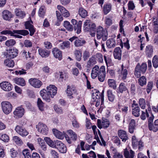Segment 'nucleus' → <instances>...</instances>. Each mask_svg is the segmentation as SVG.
I'll return each mask as SVG.
<instances>
[{"label":"nucleus","instance_id":"nucleus-1","mask_svg":"<svg viewBox=\"0 0 158 158\" xmlns=\"http://www.w3.org/2000/svg\"><path fill=\"white\" fill-rule=\"evenodd\" d=\"M67 134L65 135V138L68 143L70 144L72 142L75 141L77 139V134L71 130L67 131Z\"/></svg>","mask_w":158,"mask_h":158},{"label":"nucleus","instance_id":"nucleus-2","mask_svg":"<svg viewBox=\"0 0 158 158\" xmlns=\"http://www.w3.org/2000/svg\"><path fill=\"white\" fill-rule=\"evenodd\" d=\"M107 31L104 30L102 27L99 26L97 29L96 34L97 39L99 40L102 39L103 41H105L107 39Z\"/></svg>","mask_w":158,"mask_h":158},{"label":"nucleus","instance_id":"nucleus-3","mask_svg":"<svg viewBox=\"0 0 158 158\" xmlns=\"http://www.w3.org/2000/svg\"><path fill=\"white\" fill-rule=\"evenodd\" d=\"M1 34L6 35L9 34L10 35H13V34H17L22 35L23 36H26L28 35L29 32L28 31L25 30H14L12 31L9 30H4L0 32Z\"/></svg>","mask_w":158,"mask_h":158},{"label":"nucleus","instance_id":"nucleus-4","mask_svg":"<svg viewBox=\"0 0 158 158\" xmlns=\"http://www.w3.org/2000/svg\"><path fill=\"white\" fill-rule=\"evenodd\" d=\"M96 27L95 23L88 19L85 20L83 25L84 30L85 31L94 32L96 29Z\"/></svg>","mask_w":158,"mask_h":158},{"label":"nucleus","instance_id":"nucleus-5","mask_svg":"<svg viewBox=\"0 0 158 158\" xmlns=\"http://www.w3.org/2000/svg\"><path fill=\"white\" fill-rule=\"evenodd\" d=\"M2 110L6 114H7L12 111V106L11 104L7 101H3L1 103Z\"/></svg>","mask_w":158,"mask_h":158},{"label":"nucleus","instance_id":"nucleus-6","mask_svg":"<svg viewBox=\"0 0 158 158\" xmlns=\"http://www.w3.org/2000/svg\"><path fill=\"white\" fill-rule=\"evenodd\" d=\"M36 128L38 131L44 135H47L48 133V128L43 123H39L36 125Z\"/></svg>","mask_w":158,"mask_h":158},{"label":"nucleus","instance_id":"nucleus-7","mask_svg":"<svg viewBox=\"0 0 158 158\" xmlns=\"http://www.w3.org/2000/svg\"><path fill=\"white\" fill-rule=\"evenodd\" d=\"M104 90H103L102 92L101 93L98 90H96L95 92H94L92 94L93 99L94 100L95 98L97 100L101 99V105L104 103Z\"/></svg>","mask_w":158,"mask_h":158},{"label":"nucleus","instance_id":"nucleus-8","mask_svg":"<svg viewBox=\"0 0 158 158\" xmlns=\"http://www.w3.org/2000/svg\"><path fill=\"white\" fill-rule=\"evenodd\" d=\"M24 113L25 110L22 106L17 107L13 112L14 117L16 118H19L22 117L24 114Z\"/></svg>","mask_w":158,"mask_h":158},{"label":"nucleus","instance_id":"nucleus-9","mask_svg":"<svg viewBox=\"0 0 158 158\" xmlns=\"http://www.w3.org/2000/svg\"><path fill=\"white\" fill-rule=\"evenodd\" d=\"M15 130L17 133L22 137L27 136L29 133L28 131L25 128L19 125L16 126Z\"/></svg>","mask_w":158,"mask_h":158},{"label":"nucleus","instance_id":"nucleus-10","mask_svg":"<svg viewBox=\"0 0 158 158\" xmlns=\"http://www.w3.org/2000/svg\"><path fill=\"white\" fill-rule=\"evenodd\" d=\"M56 147L60 152L61 153H65L67 151V148L64 144L60 140H56Z\"/></svg>","mask_w":158,"mask_h":158},{"label":"nucleus","instance_id":"nucleus-11","mask_svg":"<svg viewBox=\"0 0 158 158\" xmlns=\"http://www.w3.org/2000/svg\"><path fill=\"white\" fill-rule=\"evenodd\" d=\"M135 101H133L131 105L132 107L133 108L132 114L135 116L138 117L140 114V109L138 104L135 103Z\"/></svg>","mask_w":158,"mask_h":158},{"label":"nucleus","instance_id":"nucleus-12","mask_svg":"<svg viewBox=\"0 0 158 158\" xmlns=\"http://www.w3.org/2000/svg\"><path fill=\"white\" fill-rule=\"evenodd\" d=\"M72 23L74 26V29L75 31L77 30L76 32L78 34H79L81 31V27L82 25V21H79L78 23L77 21L75 19H72L71 20Z\"/></svg>","mask_w":158,"mask_h":158},{"label":"nucleus","instance_id":"nucleus-13","mask_svg":"<svg viewBox=\"0 0 158 158\" xmlns=\"http://www.w3.org/2000/svg\"><path fill=\"white\" fill-rule=\"evenodd\" d=\"M29 82L33 87L39 88L42 85V82L37 78H31L29 80Z\"/></svg>","mask_w":158,"mask_h":158},{"label":"nucleus","instance_id":"nucleus-14","mask_svg":"<svg viewBox=\"0 0 158 158\" xmlns=\"http://www.w3.org/2000/svg\"><path fill=\"white\" fill-rule=\"evenodd\" d=\"M110 124V122L109 120L107 119H105L103 120L102 122L99 119H98L97 120L98 127L100 129L103 127L104 128H107L109 127Z\"/></svg>","mask_w":158,"mask_h":158},{"label":"nucleus","instance_id":"nucleus-15","mask_svg":"<svg viewBox=\"0 0 158 158\" xmlns=\"http://www.w3.org/2000/svg\"><path fill=\"white\" fill-rule=\"evenodd\" d=\"M1 88L5 91H10L12 90V85L8 81H4L0 83Z\"/></svg>","mask_w":158,"mask_h":158},{"label":"nucleus","instance_id":"nucleus-16","mask_svg":"<svg viewBox=\"0 0 158 158\" xmlns=\"http://www.w3.org/2000/svg\"><path fill=\"white\" fill-rule=\"evenodd\" d=\"M66 92L67 96L70 99L73 98L74 97L73 96L76 94L77 90L75 88L68 85L66 89Z\"/></svg>","mask_w":158,"mask_h":158},{"label":"nucleus","instance_id":"nucleus-17","mask_svg":"<svg viewBox=\"0 0 158 158\" xmlns=\"http://www.w3.org/2000/svg\"><path fill=\"white\" fill-rule=\"evenodd\" d=\"M31 23H32L31 21H27L26 22L25 26L26 29H28L30 31V35L32 36L35 32V29L33 26L31 24Z\"/></svg>","mask_w":158,"mask_h":158},{"label":"nucleus","instance_id":"nucleus-18","mask_svg":"<svg viewBox=\"0 0 158 158\" xmlns=\"http://www.w3.org/2000/svg\"><path fill=\"white\" fill-rule=\"evenodd\" d=\"M7 57L10 59L16 57L18 54V50L15 48L9 49L7 51Z\"/></svg>","mask_w":158,"mask_h":158},{"label":"nucleus","instance_id":"nucleus-19","mask_svg":"<svg viewBox=\"0 0 158 158\" xmlns=\"http://www.w3.org/2000/svg\"><path fill=\"white\" fill-rule=\"evenodd\" d=\"M46 91L51 95V98H53L57 93V88L54 85H50L47 87Z\"/></svg>","mask_w":158,"mask_h":158},{"label":"nucleus","instance_id":"nucleus-20","mask_svg":"<svg viewBox=\"0 0 158 158\" xmlns=\"http://www.w3.org/2000/svg\"><path fill=\"white\" fill-rule=\"evenodd\" d=\"M52 53L54 57L60 60L62 59V52L56 48H53Z\"/></svg>","mask_w":158,"mask_h":158},{"label":"nucleus","instance_id":"nucleus-21","mask_svg":"<svg viewBox=\"0 0 158 158\" xmlns=\"http://www.w3.org/2000/svg\"><path fill=\"white\" fill-rule=\"evenodd\" d=\"M100 73V69L97 65H95L92 69L91 74V77L93 79L95 78Z\"/></svg>","mask_w":158,"mask_h":158},{"label":"nucleus","instance_id":"nucleus-22","mask_svg":"<svg viewBox=\"0 0 158 158\" xmlns=\"http://www.w3.org/2000/svg\"><path fill=\"white\" fill-rule=\"evenodd\" d=\"M40 94L43 98L48 102L50 101V98L51 95L48 93V92L45 89H43L40 91Z\"/></svg>","mask_w":158,"mask_h":158},{"label":"nucleus","instance_id":"nucleus-23","mask_svg":"<svg viewBox=\"0 0 158 158\" xmlns=\"http://www.w3.org/2000/svg\"><path fill=\"white\" fill-rule=\"evenodd\" d=\"M106 76L105 69L104 66H102L100 68V73L98 76V80L101 82H103Z\"/></svg>","mask_w":158,"mask_h":158},{"label":"nucleus","instance_id":"nucleus-24","mask_svg":"<svg viewBox=\"0 0 158 158\" xmlns=\"http://www.w3.org/2000/svg\"><path fill=\"white\" fill-rule=\"evenodd\" d=\"M118 135L120 138L122 139V141L123 142H125L128 139L126 132L123 130H119Z\"/></svg>","mask_w":158,"mask_h":158},{"label":"nucleus","instance_id":"nucleus-25","mask_svg":"<svg viewBox=\"0 0 158 158\" xmlns=\"http://www.w3.org/2000/svg\"><path fill=\"white\" fill-rule=\"evenodd\" d=\"M58 9L60 10L62 15L65 17H69L70 13L69 11L62 6L58 5L57 6Z\"/></svg>","mask_w":158,"mask_h":158},{"label":"nucleus","instance_id":"nucleus-26","mask_svg":"<svg viewBox=\"0 0 158 158\" xmlns=\"http://www.w3.org/2000/svg\"><path fill=\"white\" fill-rule=\"evenodd\" d=\"M113 54L115 59L120 60L122 56V51L120 48L119 47L115 48L114 49Z\"/></svg>","mask_w":158,"mask_h":158},{"label":"nucleus","instance_id":"nucleus-27","mask_svg":"<svg viewBox=\"0 0 158 158\" xmlns=\"http://www.w3.org/2000/svg\"><path fill=\"white\" fill-rule=\"evenodd\" d=\"M124 155L125 158H134L135 156V152L132 150L128 151L127 148L124 149Z\"/></svg>","mask_w":158,"mask_h":158},{"label":"nucleus","instance_id":"nucleus-28","mask_svg":"<svg viewBox=\"0 0 158 158\" xmlns=\"http://www.w3.org/2000/svg\"><path fill=\"white\" fill-rule=\"evenodd\" d=\"M39 54L42 57H48L50 54V51L47 49L43 48H40L38 50Z\"/></svg>","mask_w":158,"mask_h":158},{"label":"nucleus","instance_id":"nucleus-29","mask_svg":"<svg viewBox=\"0 0 158 158\" xmlns=\"http://www.w3.org/2000/svg\"><path fill=\"white\" fill-rule=\"evenodd\" d=\"M148 127L150 131L156 132L158 130V119L156 120L153 123Z\"/></svg>","mask_w":158,"mask_h":158},{"label":"nucleus","instance_id":"nucleus-30","mask_svg":"<svg viewBox=\"0 0 158 158\" xmlns=\"http://www.w3.org/2000/svg\"><path fill=\"white\" fill-rule=\"evenodd\" d=\"M153 52V48L152 46L149 45L146 46L145 52L148 57H150L152 56Z\"/></svg>","mask_w":158,"mask_h":158},{"label":"nucleus","instance_id":"nucleus-31","mask_svg":"<svg viewBox=\"0 0 158 158\" xmlns=\"http://www.w3.org/2000/svg\"><path fill=\"white\" fill-rule=\"evenodd\" d=\"M44 140L49 146L55 148L56 145V140L53 141L49 138L48 137H45Z\"/></svg>","mask_w":158,"mask_h":158},{"label":"nucleus","instance_id":"nucleus-32","mask_svg":"<svg viewBox=\"0 0 158 158\" xmlns=\"http://www.w3.org/2000/svg\"><path fill=\"white\" fill-rule=\"evenodd\" d=\"M14 82L16 84L21 86H24L26 85L25 81L23 78H16L14 79Z\"/></svg>","mask_w":158,"mask_h":158},{"label":"nucleus","instance_id":"nucleus-33","mask_svg":"<svg viewBox=\"0 0 158 158\" xmlns=\"http://www.w3.org/2000/svg\"><path fill=\"white\" fill-rule=\"evenodd\" d=\"M52 131L55 136L58 139H62L65 136L64 134L56 129H53Z\"/></svg>","mask_w":158,"mask_h":158},{"label":"nucleus","instance_id":"nucleus-34","mask_svg":"<svg viewBox=\"0 0 158 158\" xmlns=\"http://www.w3.org/2000/svg\"><path fill=\"white\" fill-rule=\"evenodd\" d=\"M86 43L85 40L82 39H78L77 37L74 42L75 46L77 47H80L83 46Z\"/></svg>","mask_w":158,"mask_h":158},{"label":"nucleus","instance_id":"nucleus-35","mask_svg":"<svg viewBox=\"0 0 158 158\" xmlns=\"http://www.w3.org/2000/svg\"><path fill=\"white\" fill-rule=\"evenodd\" d=\"M2 17L5 20H9L12 17V14L8 10H4L2 12Z\"/></svg>","mask_w":158,"mask_h":158},{"label":"nucleus","instance_id":"nucleus-36","mask_svg":"<svg viewBox=\"0 0 158 158\" xmlns=\"http://www.w3.org/2000/svg\"><path fill=\"white\" fill-rule=\"evenodd\" d=\"M37 142L42 149L44 151L46 150V145L45 144L44 140L40 138L37 139Z\"/></svg>","mask_w":158,"mask_h":158},{"label":"nucleus","instance_id":"nucleus-37","mask_svg":"<svg viewBox=\"0 0 158 158\" xmlns=\"http://www.w3.org/2000/svg\"><path fill=\"white\" fill-rule=\"evenodd\" d=\"M15 13L16 15L21 19L24 18L26 15V13L19 9H16Z\"/></svg>","mask_w":158,"mask_h":158},{"label":"nucleus","instance_id":"nucleus-38","mask_svg":"<svg viewBox=\"0 0 158 158\" xmlns=\"http://www.w3.org/2000/svg\"><path fill=\"white\" fill-rule=\"evenodd\" d=\"M106 44L107 47L109 48L114 47L116 45V42L115 40L111 38L107 40Z\"/></svg>","mask_w":158,"mask_h":158},{"label":"nucleus","instance_id":"nucleus-39","mask_svg":"<svg viewBox=\"0 0 158 158\" xmlns=\"http://www.w3.org/2000/svg\"><path fill=\"white\" fill-rule=\"evenodd\" d=\"M73 53L76 60L79 61H80L82 56V52L81 50H75Z\"/></svg>","mask_w":158,"mask_h":158},{"label":"nucleus","instance_id":"nucleus-40","mask_svg":"<svg viewBox=\"0 0 158 158\" xmlns=\"http://www.w3.org/2000/svg\"><path fill=\"white\" fill-rule=\"evenodd\" d=\"M121 68L122 72L121 75L122 76V79L123 80H125L127 77V76L128 74V71L127 68L123 67V65H122Z\"/></svg>","mask_w":158,"mask_h":158},{"label":"nucleus","instance_id":"nucleus-41","mask_svg":"<svg viewBox=\"0 0 158 158\" xmlns=\"http://www.w3.org/2000/svg\"><path fill=\"white\" fill-rule=\"evenodd\" d=\"M118 90V92L122 94L123 93V92L126 91L128 90L125 84L123 82H122L120 83Z\"/></svg>","mask_w":158,"mask_h":158},{"label":"nucleus","instance_id":"nucleus-42","mask_svg":"<svg viewBox=\"0 0 158 158\" xmlns=\"http://www.w3.org/2000/svg\"><path fill=\"white\" fill-rule=\"evenodd\" d=\"M78 13L82 18H85L88 15V13L86 10L82 7L79 9Z\"/></svg>","mask_w":158,"mask_h":158},{"label":"nucleus","instance_id":"nucleus-43","mask_svg":"<svg viewBox=\"0 0 158 158\" xmlns=\"http://www.w3.org/2000/svg\"><path fill=\"white\" fill-rule=\"evenodd\" d=\"M64 26L68 31H72L73 30V27L68 21H66L64 22Z\"/></svg>","mask_w":158,"mask_h":158},{"label":"nucleus","instance_id":"nucleus-44","mask_svg":"<svg viewBox=\"0 0 158 158\" xmlns=\"http://www.w3.org/2000/svg\"><path fill=\"white\" fill-rule=\"evenodd\" d=\"M111 5L110 4H107L104 5L103 11L105 15L107 14L111 10Z\"/></svg>","mask_w":158,"mask_h":158},{"label":"nucleus","instance_id":"nucleus-45","mask_svg":"<svg viewBox=\"0 0 158 158\" xmlns=\"http://www.w3.org/2000/svg\"><path fill=\"white\" fill-rule=\"evenodd\" d=\"M107 95L109 100L113 102L115 98V95L113 94L112 91L110 89H109L107 91Z\"/></svg>","mask_w":158,"mask_h":158},{"label":"nucleus","instance_id":"nucleus-46","mask_svg":"<svg viewBox=\"0 0 158 158\" xmlns=\"http://www.w3.org/2000/svg\"><path fill=\"white\" fill-rule=\"evenodd\" d=\"M108 83L109 86L114 89H116V82L113 79H109L108 80Z\"/></svg>","mask_w":158,"mask_h":158},{"label":"nucleus","instance_id":"nucleus-47","mask_svg":"<svg viewBox=\"0 0 158 158\" xmlns=\"http://www.w3.org/2000/svg\"><path fill=\"white\" fill-rule=\"evenodd\" d=\"M4 64L6 66L9 67H13L14 65V62L13 60L9 59L5 60Z\"/></svg>","mask_w":158,"mask_h":158},{"label":"nucleus","instance_id":"nucleus-48","mask_svg":"<svg viewBox=\"0 0 158 158\" xmlns=\"http://www.w3.org/2000/svg\"><path fill=\"white\" fill-rule=\"evenodd\" d=\"M45 14V7L44 6H41L39 9L38 15L39 16L43 18H44Z\"/></svg>","mask_w":158,"mask_h":158},{"label":"nucleus","instance_id":"nucleus-49","mask_svg":"<svg viewBox=\"0 0 158 158\" xmlns=\"http://www.w3.org/2000/svg\"><path fill=\"white\" fill-rule=\"evenodd\" d=\"M136 66H139V70L141 71L142 73H145L147 68V65L146 64L143 63L141 66H140L139 64H138Z\"/></svg>","mask_w":158,"mask_h":158},{"label":"nucleus","instance_id":"nucleus-50","mask_svg":"<svg viewBox=\"0 0 158 158\" xmlns=\"http://www.w3.org/2000/svg\"><path fill=\"white\" fill-rule=\"evenodd\" d=\"M70 43L68 41H64L61 43L60 45V48L61 49L70 48Z\"/></svg>","mask_w":158,"mask_h":158},{"label":"nucleus","instance_id":"nucleus-51","mask_svg":"<svg viewBox=\"0 0 158 158\" xmlns=\"http://www.w3.org/2000/svg\"><path fill=\"white\" fill-rule=\"evenodd\" d=\"M37 104L39 109L41 111H44V103L40 98H38V99Z\"/></svg>","mask_w":158,"mask_h":158},{"label":"nucleus","instance_id":"nucleus-52","mask_svg":"<svg viewBox=\"0 0 158 158\" xmlns=\"http://www.w3.org/2000/svg\"><path fill=\"white\" fill-rule=\"evenodd\" d=\"M146 78L144 76H142L139 79V83L141 86H143L146 84Z\"/></svg>","mask_w":158,"mask_h":158},{"label":"nucleus","instance_id":"nucleus-53","mask_svg":"<svg viewBox=\"0 0 158 158\" xmlns=\"http://www.w3.org/2000/svg\"><path fill=\"white\" fill-rule=\"evenodd\" d=\"M152 62L154 67L156 68L158 67V56L155 55L154 56Z\"/></svg>","mask_w":158,"mask_h":158},{"label":"nucleus","instance_id":"nucleus-54","mask_svg":"<svg viewBox=\"0 0 158 158\" xmlns=\"http://www.w3.org/2000/svg\"><path fill=\"white\" fill-rule=\"evenodd\" d=\"M139 106L142 109H144L146 107L145 100L143 98L139 99Z\"/></svg>","mask_w":158,"mask_h":158},{"label":"nucleus","instance_id":"nucleus-55","mask_svg":"<svg viewBox=\"0 0 158 158\" xmlns=\"http://www.w3.org/2000/svg\"><path fill=\"white\" fill-rule=\"evenodd\" d=\"M139 141L137 140L135 136H133L132 138V143L133 147H136L138 146Z\"/></svg>","mask_w":158,"mask_h":158},{"label":"nucleus","instance_id":"nucleus-56","mask_svg":"<svg viewBox=\"0 0 158 158\" xmlns=\"http://www.w3.org/2000/svg\"><path fill=\"white\" fill-rule=\"evenodd\" d=\"M13 139L17 144H21L23 143L22 140L18 136H13Z\"/></svg>","mask_w":158,"mask_h":158},{"label":"nucleus","instance_id":"nucleus-57","mask_svg":"<svg viewBox=\"0 0 158 158\" xmlns=\"http://www.w3.org/2000/svg\"><path fill=\"white\" fill-rule=\"evenodd\" d=\"M68 77V74L64 72L60 73V80L62 81L64 80H65Z\"/></svg>","mask_w":158,"mask_h":158},{"label":"nucleus","instance_id":"nucleus-58","mask_svg":"<svg viewBox=\"0 0 158 158\" xmlns=\"http://www.w3.org/2000/svg\"><path fill=\"white\" fill-rule=\"evenodd\" d=\"M0 139L4 142H7L9 140V136L6 134L0 135Z\"/></svg>","mask_w":158,"mask_h":158},{"label":"nucleus","instance_id":"nucleus-59","mask_svg":"<svg viewBox=\"0 0 158 158\" xmlns=\"http://www.w3.org/2000/svg\"><path fill=\"white\" fill-rule=\"evenodd\" d=\"M15 41L13 39H10L7 40L5 43L6 46L9 47L13 46L15 44Z\"/></svg>","mask_w":158,"mask_h":158},{"label":"nucleus","instance_id":"nucleus-60","mask_svg":"<svg viewBox=\"0 0 158 158\" xmlns=\"http://www.w3.org/2000/svg\"><path fill=\"white\" fill-rule=\"evenodd\" d=\"M128 7L129 10H132L134 9L135 6L133 1H130L128 4Z\"/></svg>","mask_w":158,"mask_h":158},{"label":"nucleus","instance_id":"nucleus-61","mask_svg":"<svg viewBox=\"0 0 158 158\" xmlns=\"http://www.w3.org/2000/svg\"><path fill=\"white\" fill-rule=\"evenodd\" d=\"M139 66H136L135 69V77L137 78H139L140 76V73H141L139 70Z\"/></svg>","mask_w":158,"mask_h":158},{"label":"nucleus","instance_id":"nucleus-62","mask_svg":"<svg viewBox=\"0 0 158 158\" xmlns=\"http://www.w3.org/2000/svg\"><path fill=\"white\" fill-rule=\"evenodd\" d=\"M105 23L107 26H110L112 24V19L110 18L106 17L105 18Z\"/></svg>","mask_w":158,"mask_h":158},{"label":"nucleus","instance_id":"nucleus-63","mask_svg":"<svg viewBox=\"0 0 158 158\" xmlns=\"http://www.w3.org/2000/svg\"><path fill=\"white\" fill-rule=\"evenodd\" d=\"M96 61L94 57H91L90 58L87 62L88 65L89 66L91 65H93L96 63Z\"/></svg>","mask_w":158,"mask_h":158},{"label":"nucleus","instance_id":"nucleus-64","mask_svg":"<svg viewBox=\"0 0 158 158\" xmlns=\"http://www.w3.org/2000/svg\"><path fill=\"white\" fill-rule=\"evenodd\" d=\"M89 56V52L85 51L83 54V58L84 61L86 60Z\"/></svg>","mask_w":158,"mask_h":158}]
</instances>
